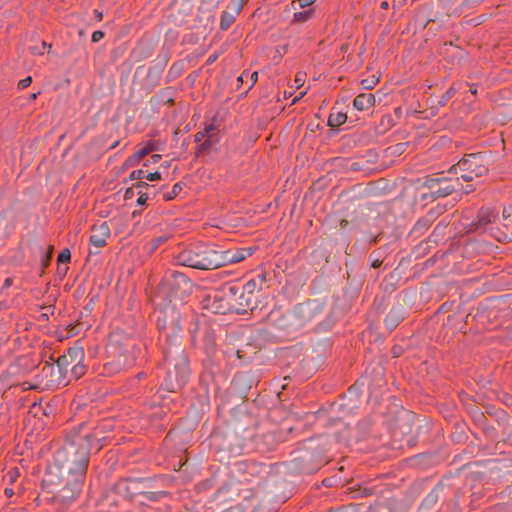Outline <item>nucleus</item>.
Returning <instances> with one entry per match:
<instances>
[{
	"mask_svg": "<svg viewBox=\"0 0 512 512\" xmlns=\"http://www.w3.org/2000/svg\"><path fill=\"white\" fill-rule=\"evenodd\" d=\"M227 286L228 290H230V293L232 294L230 295L231 312L244 314L247 311H254L260 308L256 303V298L246 295L240 288V285L227 283Z\"/></svg>",
	"mask_w": 512,
	"mask_h": 512,
	"instance_id": "nucleus-15",
	"label": "nucleus"
},
{
	"mask_svg": "<svg viewBox=\"0 0 512 512\" xmlns=\"http://www.w3.org/2000/svg\"><path fill=\"white\" fill-rule=\"evenodd\" d=\"M507 405L510 406L512 408V396H508L507 397Z\"/></svg>",
	"mask_w": 512,
	"mask_h": 512,
	"instance_id": "nucleus-64",
	"label": "nucleus"
},
{
	"mask_svg": "<svg viewBox=\"0 0 512 512\" xmlns=\"http://www.w3.org/2000/svg\"><path fill=\"white\" fill-rule=\"evenodd\" d=\"M144 176V172L142 170L132 171L130 174L131 179H139Z\"/></svg>",
	"mask_w": 512,
	"mask_h": 512,
	"instance_id": "nucleus-48",
	"label": "nucleus"
},
{
	"mask_svg": "<svg viewBox=\"0 0 512 512\" xmlns=\"http://www.w3.org/2000/svg\"><path fill=\"white\" fill-rule=\"evenodd\" d=\"M502 220L505 222H512V207L503 209Z\"/></svg>",
	"mask_w": 512,
	"mask_h": 512,
	"instance_id": "nucleus-38",
	"label": "nucleus"
},
{
	"mask_svg": "<svg viewBox=\"0 0 512 512\" xmlns=\"http://www.w3.org/2000/svg\"><path fill=\"white\" fill-rule=\"evenodd\" d=\"M499 215L491 208H482L478 214V224H491L499 221Z\"/></svg>",
	"mask_w": 512,
	"mask_h": 512,
	"instance_id": "nucleus-24",
	"label": "nucleus"
},
{
	"mask_svg": "<svg viewBox=\"0 0 512 512\" xmlns=\"http://www.w3.org/2000/svg\"><path fill=\"white\" fill-rule=\"evenodd\" d=\"M257 467H259V468H261V469H263V468L265 469V468H266V467H265L264 465H262V464H260V465H257L256 463H252V464H251V468H252V469H255V468H257Z\"/></svg>",
	"mask_w": 512,
	"mask_h": 512,
	"instance_id": "nucleus-60",
	"label": "nucleus"
},
{
	"mask_svg": "<svg viewBox=\"0 0 512 512\" xmlns=\"http://www.w3.org/2000/svg\"><path fill=\"white\" fill-rule=\"evenodd\" d=\"M64 355L72 365L80 364L84 359V350L80 346H73L68 348Z\"/></svg>",
	"mask_w": 512,
	"mask_h": 512,
	"instance_id": "nucleus-25",
	"label": "nucleus"
},
{
	"mask_svg": "<svg viewBox=\"0 0 512 512\" xmlns=\"http://www.w3.org/2000/svg\"><path fill=\"white\" fill-rule=\"evenodd\" d=\"M147 201V196L146 195H140L137 199V203L139 205H143L145 204V202Z\"/></svg>",
	"mask_w": 512,
	"mask_h": 512,
	"instance_id": "nucleus-53",
	"label": "nucleus"
},
{
	"mask_svg": "<svg viewBox=\"0 0 512 512\" xmlns=\"http://www.w3.org/2000/svg\"><path fill=\"white\" fill-rule=\"evenodd\" d=\"M325 463L322 450L314 439H307L291 453L288 470L294 474H312Z\"/></svg>",
	"mask_w": 512,
	"mask_h": 512,
	"instance_id": "nucleus-6",
	"label": "nucleus"
},
{
	"mask_svg": "<svg viewBox=\"0 0 512 512\" xmlns=\"http://www.w3.org/2000/svg\"><path fill=\"white\" fill-rule=\"evenodd\" d=\"M154 147L151 143L145 144L143 147L139 148L132 157L129 158V162L131 164L139 162L144 156L153 151Z\"/></svg>",
	"mask_w": 512,
	"mask_h": 512,
	"instance_id": "nucleus-27",
	"label": "nucleus"
},
{
	"mask_svg": "<svg viewBox=\"0 0 512 512\" xmlns=\"http://www.w3.org/2000/svg\"><path fill=\"white\" fill-rule=\"evenodd\" d=\"M509 298V295H504L485 299L478 304L474 318L484 327L496 328L501 324V319L511 315Z\"/></svg>",
	"mask_w": 512,
	"mask_h": 512,
	"instance_id": "nucleus-8",
	"label": "nucleus"
},
{
	"mask_svg": "<svg viewBox=\"0 0 512 512\" xmlns=\"http://www.w3.org/2000/svg\"><path fill=\"white\" fill-rule=\"evenodd\" d=\"M231 11H224L220 19V28L226 30L234 22L235 16L240 13L242 9V0H233L230 7Z\"/></svg>",
	"mask_w": 512,
	"mask_h": 512,
	"instance_id": "nucleus-19",
	"label": "nucleus"
},
{
	"mask_svg": "<svg viewBox=\"0 0 512 512\" xmlns=\"http://www.w3.org/2000/svg\"><path fill=\"white\" fill-rule=\"evenodd\" d=\"M104 34L102 31H94L93 34H92V41L93 42H98L100 41L102 38H103Z\"/></svg>",
	"mask_w": 512,
	"mask_h": 512,
	"instance_id": "nucleus-47",
	"label": "nucleus"
},
{
	"mask_svg": "<svg viewBox=\"0 0 512 512\" xmlns=\"http://www.w3.org/2000/svg\"><path fill=\"white\" fill-rule=\"evenodd\" d=\"M474 418H475V421L477 423H479V424H482L484 421H486V418H485L484 414L482 412H480V411H477L475 413Z\"/></svg>",
	"mask_w": 512,
	"mask_h": 512,
	"instance_id": "nucleus-46",
	"label": "nucleus"
},
{
	"mask_svg": "<svg viewBox=\"0 0 512 512\" xmlns=\"http://www.w3.org/2000/svg\"><path fill=\"white\" fill-rule=\"evenodd\" d=\"M181 190V187L179 184H175L174 187H173V190H172V194L173 195H176L178 191Z\"/></svg>",
	"mask_w": 512,
	"mask_h": 512,
	"instance_id": "nucleus-57",
	"label": "nucleus"
},
{
	"mask_svg": "<svg viewBox=\"0 0 512 512\" xmlns=\"http://www.w3.org/2000/svg\"><path fill=\"white\" fill-rule=\"evenodd\" d=\"M230 290L227 284L219 289L205 295L201 301L203 309L213 314H227L231 312L230 308Z\"/></svg>",
	"mask_w": 512,
	"mask_h": 512,
	"instance_id": "nucleus-12",
	"label": "nucleus"
},
{
	"mask_svg": "<svg viewBox=\"0 0 512 512\" xmlns=\"http://www.w3.org/2000/svg\"><path fill=\"white\" fill-rule=\"evenodd\" d=\"M381 8L382 9H387L389 7V4L387 1H383L381 4H380Z\"/></svg>",
	"mask_w": 512,
	"mask_h": 512,
	"instance_id": "nucleus-62",
	"label": "nucleus"
},
{
	"mask_svg": "<svg viewBox=\"0 0 512 512\" xmlns=\"http://www.w3.org/2000/svg\"><path fill=\"white\" fill-rule=\"evenodd\" d=\"M257 250V246L239 247L218 251L220 257L219 268L227 264H234L243 261Z\"/></svg>",
	"mask_w": 512,
	"mask_h": 512,
	"instance_id": "nucleus-16",
	"label": "nucleus"
},
{
	"mask_svg": "<svg viewBox=\"0 0 512 512\" xmlns=\"http://www.w3.org/2000/svg\"><path fill=\"white\" fill-rule=\"evenodd\" d=\"M32 79L30 76H27L26 78L24 79H21L19 82H18V87L23 89V88H26L27 86L30 85Z\"/></svg>",
	"mask_w": 512,
	"mask_h": 512,
	"instance_id": "nucleus-44",
	"label": "nucleus"
},
{
	"mask_svg": "<svg viewBox=\"0 0 512 512\" xmlns=\"http://www.w3.org/2000/svg\"><path fill=\"white\" fill-rule=\"evenodd\" d=\"M145 177L148 181H156L161 178V174L159 172H153V173L147 174Z\"/></svg>",
	"mask_w": 512,
	"mask_h": 512,
	"instance_id": "nucleus-45",
	"label": "nucleus"
},
{
	"mask_svg": "<svg viewBox=\"0 0 512 512\" xmlns=\"http://www.w3.org/2000/svg\"><path fill=\"white\" fill-rule=\"evenodd\" d=\"M11 284H12V279L11 278H6L5 281H4V287L7 288Z\"/></svg>",
	"mask_w": 512,
	"mask_h": 512,
	"instance_id": "nucleus-58",
	"label": "nucleus"
},
{
	"mask_svg": "<svg viewBox=\"0 0 512 512\" xmlns=\"http://www.w3.org/2000/svg\"><path fill=\"white\" fill-rule=\"evenodd\" d=\"M112 429L108 420L97 423L82 422L73 428L54 457L66 473L65 485L56 494L62 504L74 501L81 492L89 464L90 452L98 453L106 440V433Z\"/></svg>",
	"mask_w": 512,
	"mask_h": 512,
	"instance_id": "nucleus-1",
	"label": "nucleus"
},
{
	"mask_svg": "<svg viewBox=\"0 0 512 512\" xmlns=\"http://www.w3.org/2000/svg\"><path fill=\"white\" fill-rule=\"evenodd\" d=\"M142 494H144L148 500L155 501L158 499L159 495L163 494V492H143Z\"/></svg>",
	"mask_w": 512,
	"mask_h": 512,
	"instance_id": "nucleus-43",
	"label": "nucleus"
},
{
	"mask_svg": "<svg viewBox=\"0 0 512 512\" xmlns=\"http://www.w3.org/2000/svg\"><path fill=\"white\" fill-rule=\"evenodd\" d=\"M211 445L215 449L220 462H229L231 457L238 456L244 448V440L234 430L215 432L211 436Z\"/></svg>",
	"mask_w": 512,
	"mask_h": 512,
	"instance_id": "nucleus-10",
	"label": "nucleus"
},
{
	"mask_svg": "<svg viewBox=\"0 0 512 512\" xmlns=\"http://www.w3.org/2000/svg\"><path fill=\"white\" fill-rule=\"evenodd\" d=\"M39 253H40V262L41 266L43 268H46L49 265L52 252H53V246L50 244L38 245Z\"/></svg>",
	"mask_w": 512,
	"mask_h": 512,
	"instance_id": "nucleus-26",
	"label": "nucleus"
},
{
	"mask_svg": "<svg viewBox=\"0 0 512 512\" xmlns=\"http://www.w3.org/2000/svg\"><path fill=\"white\" fill-rule=\"evenodd\" d=\"M181 266L198 270H214L219 268L218 251L207 245H193L182 249L175 257Z\"/></svg>",
	"mask_w": 512,
	"mask_h": 512,
	"instance_id": "nucleus-7",
	"label": "nucleus"
},
{
	"mask_svg": "<svg viewBox=\"0 0 512 512\" xmlns=\"http://www.w3.org/2000/svg\"><path fill=\"white\" fill-rule=\"evenodd\" d=\"M347 116L342 112H333L330 114L328 124L332 127H337L346 122Z\"/></svg>",
	"mask_w": 512,
	"mask_h": 512,
	"instance_id": "nucleus-29",
	"label": "nucleus"
},
{
	"mask_svg": "<svg viewBox=\"0 0 512 512\" xmlns=\"http://www.w3.org/2000/svg\"><path fill=\"white\" fill-rule=\"evenodd\" d=\"M325 305L317 299L299 303L289 311L273 309L268 314L269 325L282 337L294 338L308 323L319 320L324 314Z\"/></svg>",
	"mask_w": 512,
	"mask_h": 512,
	"instance_id": "nucleus-3",
	"label": "nucleus"
},
{
	"mask_svg": "<svg viewBox=\"0 0 512 512\" xmlns=\"http://www.w3.org/2000/svg\"><path fill=\"white\" fill-rule=\"evenodd\" d=\"M156 325L166 369V376L160 388L175 393L181 390L190 378L189 358L182 345L181 313L178 305L164 303L157 310Z\"/></svg>",
	"mask_w": 512,
	"mask_h": 512,
	"instance_id": "nucleus-2",
	"label": "nucleus"
},
{
	"mask_svg": "<svg viewBox=\"0 0 512 512\" xmlns=\"http://www.w3.org/2000/svg\"><path fill=\"white\" fill-rule=\"evenodd\" d=\"M257 77H258L257 72H252V73L250 74V80H251V83H250V85H249V88H251V87L255 84V82L257 81Z\"/></svg>",
	"mask_w": 512,
	"mask_h": 512,
	"instance_id": "nucleus-51",
	"label": "nucleus"
},
{
	"mask_svg": "<svg viewBox=\"0 0 512 512\" xmlns=\"http://www.w3.org/2000/svg\"><path fill=\"white\" fill-rule=\"evenodd\" d=\"M70 258H71V253H70V250L68 248H64L59 254H58V257H57V262L58 263H67L70 261Z\"/></svg>",
	"mask_w": 512,
	"mask_h": 512,
	"instance_id": "nucleus-35",
	"label": "nucleus"
},
{
	"mask_svg": "<svg viewBox=\"0 0 512 512\" xmlns=\"http://www.w3.org/2000/svg\"><path fill=\"white\" fill-rule=\"evenodd\" d=\"M133 196H134V190L133 189L126 190V192H125V199H130Z\"/></svg>",
	"mask_w": 512,
	"mask_h": 512,
	"instance_id": "nucleus-54",
	"label": "nucleus"
},
{
	"mask_svg": "<svg viewBox=\"0 0 512 512\" xmlns=\"http://www.w3.org/2000/svg\"><path fill=\"white\" fill-rule=\"evenodd\" d=\"M333 322H334L333 317H332L331 313H329V314H327L326 320L324 322H320L318 324L317 329L318 330H328L333 325Z\"/></svg>",
	"mask_w": 512,
	"mask_h": 512,
	"instance_id": "nucleus-36",
	"label": "nucleus"
},
{
	"mask_svg": "<svg viewBox=\"0 0 512 512\" xmlns=\"http://www.w3.org/2000/svg\"><path fill=\"white\" fill-rule=\"evenodd\" d=\"M405 311L402 306H394L384 319V324L389 331L394 330L404 319Z\"/></svg>",
	"mask_w": 512,
	"mask_h": 512,
	"instance_id": "nucleus-20",
	"label": "nucleus"
},
{
	"mask_svg": "<svg viewBox=\"0 0 512 512\" xmlns=\"http://www.w3.org/2000/svg\"><path fill=\"white\" fill-rule=\"evenodd\" d=\"M375 104V96L371 93H361L356 96L353 106L358 111L370 109Z\"/></svg>",
	"mask_w": 512,
	"mask_h": 512,
	"instance_id": "nucleus-22",
	"label": "nucleus"
},
{
	"mask_svg": "<svg viewBox=\"0 0 512 512\" xmlns=\"http://www.w3.org/2000/svg\"><path fill=\"white\" fill-rule=\"evenodd\" d=\"M499 242L512 241V226H483ZM486 231V229H484Z\"/></svg>",
	"mask_w": 512,
	"mask_h": 512,
	"instance_id": "nucleus-21",
	"label": "nucleus"
},
{
	"mask_svg": "<svg viewBox=\"0 0 512 512\" xmlns=\"http://www.w3.org/2000/svg\"><path fill=\"white\" fill-rule=\"evenodd\" d=\"M377 83H378V78H376L375 76H373L371 78L363 79L361 81V84H362L363 88H365V89H372Z\"/></svg>",
	"mask_w": 512,
	"mask_h": 512,
	"instance_id": "nucleus-37",
	"label": "nucleus"
},
{
	"mask_svg": "<svg viewBox=\"0 0 512 512\" xmlns=\"http://www.w3.org/2000/svg\"><path fill=\"white\" fill-rule=\"evenodd\" d=\"M315 0H298L299 2V5L301 7H306V6H309L311 5Z\"/></svg>",
	"mask_w": 512,
	"mask_h": 512,
	"instance_id": "nucleus-52",
	"label": "nucleus"
},
{
	"mask_svg": "<svg viewBox=\"0 0 512 512\" xmlns=\"http://www.w3.org/2000/svg\"><path fill=\"white\" fill-rule=\"evenodd\" d=\"M305 81V75L303 73H298L294 79L295 87L300 88Z\"/></svg>",
	"mask_w": 512,
	"mask_h": 512,
	"instance_id": "nucleus-41",
	"label": "nucleus"
},
{
	"mask_svg": "<svg viewBox=\"0 0 512 512\" xmlns=\"http://www.w3.org/2000/svg\"><path fill=\"white\" fill-rule=\"evenodd\" d=\"M243 292L246 295L251 296L252 298H256V303L261 308V300L259 299L261 296L262 290L258 287V285L250 278L244 285L240 286Z\"/></svg>",
	"mask_w": 512,
	"mask_h": 512,
	"instance_id": "nucleus-23",
	"label": "nucleus"
},
{
	"mask_svg": "<svg viewBox=\"0 0 512 512\" xmlns=\"http://www.w3.org/2000/svg\"><path fill=\"white\" fill-rule=\"evenodd\" d=\"M42 378L46 380V386L58 387L66 385L62 374L57 373V367L54 364L45 363L41 370Z\"/></svg>",
	"mask_w": 512,
	"mask_h": 512,
	"instance_id": "nucleus-17",
	"label": "nucleus"
},
{
	"mask_svg": "<svg viewBox=\"0 0 512 512\" xmlns=\"http://www.w3.org/2000/svg\"><path fill=\"white\" fill-rule=\"evenodd\" d=\"M207 139V135L205 133H203V131H199L196 135H195V140L196 141H201V140H206Z\"/></svg>",
	"mask_w": 512,
	"mask_h": 512,
	"instance_id": "nucleus-50",
	"label": "nucleus"
},
{
	"mask_svg": "<svg viewBox=\"0 0 512 512\" xmlns=\"http://www.w3.org/2000/svg\"><path fill=\"white\" fill-rule=\"evenodd\" d=\"M168 239L167 236H158L146 243V249L149 253H153L163 242Z\"/></svg>",
	"mask_w": 512,
	"mask_h": 512,
	"instance_id": "nucleus-30",
	"label": "nucleus"
},
{
	"mask_svg": "<svg viewBox=\"0 0 512 512\" xmlns=\"http://www.w3.org/2000/svg\"><path fill=\"white\" fill-rule=\"evenodd\" d=\"M70 372L75 379H79L81 376L84 375L85 367L82 364V362L80 364H73L72 367L70 368Z\"/></svg>",
	"mask_w": 512,
	"mask_h": 512,
	"instance_id": "nucleus-33",
	"label": "nucleus"
},
{
	"mask_svg": "<svg viewBox=\"0 0 512 512\" xmlns=\"http://www.w3.org/2000/svg\"><path fill=\"white\" fill-rule=\"evenodd\" d=\"M204 344H205V350L207 351V353L212 352L214 350L215 342H214V337H213L212 333L206 332V334L204 336Z\"/></svg>",
	"mask_w": 512,
	"mask_h": 512,
	"instance_id": "nucleus-34",
	"label": "nucleus"
},
{
	"mask_svg": "<svg viewBox=\"0 0 512 512\" xmlns=\"http://www.w3.org/2000/svg\"><path fill=\"white\" fill-rule=\"evenodd\" d=\"M482 428L485 434L489 436H494L496 433V429L493 426L487 425L486 421H484L482 424Z\"/></svg>",
	"mask_w": 512,
	"mask_h": 512,
	"instance_id": "nucleus-39",
	"label": "nucleus"
},
{
	"mask_svg": "<svg viewBox=\"0 0 512 512\" xmlns=\"http://www.w3.org/2000/svg\"><path fill=\"white\" fill-rule=\"evenodd\" d=\"M45 47H46V43L41 42L40 46H33L30 48V50L33 54H42Z\"/></svg>",
	"mask_w": 512,
	"mask_h": 512,
	"instance_id": "nucleus-42",
	"label": "nucleus"
},
{
	"mask_svg": "<svg viewBox=\"0 0 512 512\" xmlns=\"http://www.w3.org/2000/svg\"><path fill=\"white\" fill-rule=\"evenodd\" d=\"M459 178L455 180H447L446 178H431L427 180L422 187L428 191L421 192V199L426 200L427 198H431L435 200L436 198L446 197L450 195L452 192L459 190Z\"/></svg>",
	"mask_w": 512,
	"mask_h": 512,
	"instance_id": "nucleus-13",
	"label": "nucleus"
},
{
	"mask_svg": "<svg viewBox=\"0 0 512 512\" xmlns=\"http://www.w3.org/2000/svg\"><path fill=\"white\" fill-rule=\"evenodd\" d=\"M66 473L64 472V468L56 462L55 457L51 462L47 463L44 476L42 478V485L44 488L48 489L49 492L54 493V498L56 501L60 502L57 497V491L65 485Z\"/></svg>",
	"mask_w": 512,
	"mask_h": 512,
	"instance_id": "nucleus-14",
	"label": "nucleus"
},
{
	"mask_svg": "<svg viewBox=\"0 0 512 512\" xmlns=\"http://www.w3.org/2000/svg\"><path fill=\"white\" fill-rule=\"evenodd\" d=\"M68 270V267H64L63 269H61L60 267H58V272L61 273L62 275H65L66 272Z\"/></svg>",
	"mask_w": 512,
	"mask_h": 512,
	"instance_id": "nucleus-61",
	"label": "nucleus"
},
{
	"mask_svg": "<svg viewBox=\"0 0 512 512\" xmlns=\"http://www.w3.org/2000/svg\"><path fill=\"white\" fill-rule=\"evenodd\" d=\"M136 347L135 340L123 331L111 332L105 346V352L110 359L105 364V369L109 372H119L133 367L136 363Z\"/></svg>",
	"mask_w": 512,
	"mask_h": 512,
	"instance_id": "nucleus-4",
	"label": "nucleus"
},
{
	"mask_svg": "<svg viewBox=\"0 0 512 512\" xmlns=\"http://www.w3.org/2000/svg\"><path fill=\"white\" fill-rule=\"evenodd\" d=\"M484 158L480 155L470 154L462 158L456 165L451 167V171L460 174L459 180L473 181L487 172Z\"/></svg>",
	"mask_w": 512,
	"mask_h": 512,
	"instance_id": "nucleus-11",
	"label": "nucleus"
},
{
	"mask_svg": "<svg viewBox=\"0 0 512 512\" xmlns=\"http://www.w3.org/2000/svg\"><path fill=\"white\" fill-rule=\"evenodd\" d=\"M160 158H161V155H159V154H154V155H152V156H151V158H150V159H151V162H152V163H156V162H158V161H159V159H160Z\"/></svg>",
	"mask_w": 512,
	"mask_h": 512,
	"instance_id": "nucleus-55",
	"label": "nucleus"
},
{
	"mask_svg": "<svg viewBox=\"0 0 512 512\" xmlns=\"http://www.w3.org/2000/svg\"><path fill=\"white\" fill-rule=\"evenodd\" d=\"M109 236V226H91V234L89 240L94 247L101 248L105 246L106 239Z\"/></svg>",
	"mask_w": 512,
	"mask_h": 512,
	"instance_id": "nucleus-18",
	"label": "nucleus"
},
{
	"mask_svg": "<svg viewBox=\"0 0 512 512\" xmlns=\"http://www.w3.org/2000/svg\"><path fill=\"white\" fill-rule=\"evenodd\" d=\"M55 365L57 367V373L62 374L64 378L68 372V369L72 367V364L69 363V360L67 357H65L64 354L57 358Z\"/></svg>",
	"mask_w": 512,
	"mask_h": 512,
	"instance_id": "nucleus-28",
	"label": "nucleus"
},
{
	"mask_svg": "<svg viewBox=\"0 0 512 512\" xmlns=\"http://www.w3.org/2000/svg\"><path fill=\"white\" fill-rule=\"evenodd\" d=\"M214 130L215 126L213 123H210L204 127L202 131L207 135V139L203 142V146L208 147L216 141L212 139Z\"/></svg>",
	"mask_w": 512,
	"mask_h": 512,
	"instance_id": "nucleus-32",
	"label": "nucleus"
},
{
	"mask_svg": "<svg viewBox=\"0 0 512 512\" xmlns=\"http://www.w3.org/2000/svg\"><path fill=\"white\" fill-rule=\"evenodd\" d=\"M94 15L98 21H100L103 17L102 13L98 10H94Z\"/></svg>",
	"mask_w": 512,
	"mask_h": 512,
	"instance_id": "nucleus-56",
	"label": "nucleus"
},
{
	"mask_svg": "<svg viewBox=\"0 0 512 512\" xmlns=\"http://www.w3.org/2000/svg\"><path fill=\"white\" fill-rule=\"evenodd\" d=\"M447 226H436L434 231L432 232L431 234V237H437L438 235L441 234L442 232V229L446 228Z\"/></svg>",
	"mask_w": 512,
	"mask_h": 512,
	"instance_id": "nucleus-49",
	"label": "nucleus"
},
{
	"mask_svg": "<svg viewBox=\"0 0 512 512\" xmlns=\"http://www.w3.org/2000/svg\"><path fill=\"white\" fill-rule=\"evenodd\" d=\"M193 282L183 273L167 271L157 286L156 295L166 303L182 306L193 290Z\"/></svg>",
	"mask_w": 512,
	"mask_h": 512,
	"instance_id": "nucleus-5",
	"label": "nucleus"
},
{
	"mask_svg": "<svg viewBox=\"0 0 512 512\" xmlns=\"http://www.w3.org/2000/svg\"><path fill=\"white\" fill-rule=\"evenodd\" d=\"M4 493L10 497L13 495V490L11 488H5Z\"/></svg>",
	"mask_w": 512,
	"mask_h": 512,
	"instance_id": "nucleus-59",
	"label": "nucleus"
},
{
	"mask_svg": "<svg viewBox=\"0 0 512 512\" xmlns=\"http://www.w3.org/2000/svg\"><path fill=\"white\" fill-rule=\"evenodd\" d=\"M142 479L140 478H124L118 480L102 499L100 506L108 507L106 512H116L119 499L132 500L136 495L142 494Z\"/></svg>",
	"mask_w": 512,
	"mask_h": 512,
	"instance_id": "nucleus-9",
	"label": "nucleus"
},
{
	"mask_svg": "<svg viewBox=\"0 0 512 512\" xmlns=\"http://www.w3.org/2000/svg\"><path fill=\"white\" fill-rule=\"evenodd\" d=\"M473 190H474V187H473L472 185H469V186L464 190V192H465V193H470V192H471V191H473Z\"/></svg>",
	"mask_w": 512,
	"mask_h": 512,
	"instance_id": "nucleus-63",
	"label": "nucleus"
},
{
	"mask_svg": "<svg viewBox=\"0 0 512 512\" xmlns=\"http://www.w3.org/2000/svg\"><path fill=\"white\" fill-rule=\"evenodd\" d=\"M310 15V12H298L294 14V19L297 21H306Z\"/></svg>",
	"mask_w": 512,
	"mask_h": 512,
	"instance_id": "nucleus-40",
	"label": "nucleus"
},
{
	"mask_svg": "<svg viewBox=\"0 0 512 512\" xmlns=\"http://www.w3.org/2000/svg\"><path fill=\"white\" fill-rule=\"evenodd\" d=\"M253 281L258 285V287L263 290L265 288H268V280H267V273L266 272H258L252 277Z\"/></svg>",
	"mask_w": 512,
	"mask_h": 512,
	"instance_id": "nucleus-31",
	"label": "nucleus"
}]
</instances>
